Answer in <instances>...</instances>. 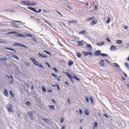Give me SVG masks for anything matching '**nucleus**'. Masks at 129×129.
I'll use <instances>...</instances> for the list:
<instances>
[{"mask_svg": "<svg viewBox=\"0 0 129 129\" xmlns=\"http://www.w3.org/2000/svg\"><path fill=\"white\" fill-rule=\"evenodd\" d=\"M21 2L22 5H25L33 6L37 5V3L36 2H30L28 1H26L25 2L21 1Z\"/></svg>", "mask_w": 129, "mask_h": 129, "instance_id": "f257e3e1", "label": "nucleus"}, {"mask_svg": "<svg viewBox=\"0 0 129 129\" xmlns=\"http://www.w3.org/2000/svg\"><path fill=\"white\" fill-rule=\"evenodd\" d=\"M17 34V36L25 38L26 37L25 35H24L21 33H17L15 31L9 32L8 33V34Z\"/></svg>", "mask_w": 129, "mask_h": 129, "instance_id": "f03ea898", "label": "nucleus"}, {"mask_svg": "<svg viewBox=\"0 0 129 129\" xmlns=\"http://www.w3.org/2000/svg\"><path fill=\"white\" fill-rule=\"evenodd\" d=\"M12 45L22 47L25 48H28V47L27 46L18 42L15 43L14 44H12Z\"/></svg>", "mask_w": 129, "mask_h": 129, "instance_id": "7ed1b4c3", "label": "nucleus"}, {"mask_svg": "<svg viewBox=\"0 0 129 129\" xmlns=\"http://www.w3.org/2000/svg\"><path fill=\"white\" fill-rule=\"evenodd\" d=\"M12 105L10 103L9 104H8L7 105V107L8 109V111L9 112H13V110L12 108Z\"/></svg>", "mask_w": 129, "mask_h": 129, "instance_id": "20e7f679", "label": "nucleus"}, {"mask_svg": "<svg viewBox=\"0 0 129 129\" xmlns=\"http://www.w3.org/2000/svg\"><path fill=\"white\" fill-rule=\"evenodd\" d=\"M33 111H30L27 112V114L29 117L31 119L33 120L34 119V116L33 115Z\"/></svg>", "mask_w": 129, "mask_h": 129, "instance_id": "39448f33", "label": "nucleus"}, {"mask_svg": "<svg viewBox=\"0 0 129 129\" xmlns=\"http://www.w3.org/2000/svg\"><path fill=\"white\" fill-rule=\"evenodd\" d=\"M82 53L84 56H86L88 55H91L92 54V53L90 51H83L82 52Z\"/></svg>", "mask_w": 129, "mask_h": 129, "instance_id": "423d86ee", "label": "nucleus"}, {"mask_svg": "<svg viewBox=\"0 0 129 129\" xmlns=\"http://www.w3.org/2000/svg\"><path fill=\"white\" fill-rule=\"evenodd\" d=\"M30 59L32 61L35 65L36 66L38 65V62L34 58L30 57Z\"/></svg>", "mask_w": 129, "mask_h": 129, "instance_id": "0eeeda50", "label": "nucleus"}, {"mask_svg": "<svg viewBox=\"0 0 129 129\" xmlns=\"http://www.w3.org/2000/svg\"><path fill=\"white\" fill-rule=\"evenodd\" d=\"M14 22H13L12 23V25L13 27H19V26L15 22H19V21H14Z\"/></svg>", "mask_w": 129, "mask_h": 129, "instance_id": "6e6552de", "label": "nucleus"}, {"mask_svg": "<svg viewBox=\"0 0 129 129\" xmlns=\"http://www.w3.org/2000/svg\"><path fill=\"white\" fill-rule=\"evenodd\" d=\"M27 8L28 9L32 10L36 13H38V11L33 8L30 7H27Z\"/></svg>", "mask_w": 129, "mask_h": 129, "instance_id": "1a4fd4ad", "label": "nucleus"}, {"mask_svg": "<svg viewBox=\"0 0 129 129\" xmlns=\"http://www.w3.org/2000/svg\"><path fill=\"white\" fill-rule=\"evenodd\" d=\"M101 54V51L99 50L96 51L94 52V55L95 56L100 55Z\"/></svg>", "mask_w": 129, "mask_h": 129, "instance_id": "9d476101", "label": "nucleus"}, {"mask_svg": "<svg viewBox=\"0 0 129 129\" xmlns=\"http://www.w3.org/2000/svg\"><path fill=\"white\" fill-rule=\"evenodd\" d=\"M4 94L6 96L8 97L9 96V94L8 91L6 89H4Z\"/></svg>", "mask_w": 129, "mask_h": 129, "instance_id": "9b49d317", "label": "nucleus"}, {"mask_svg": "<svg viewBox=\"0 0 129 129\" xmlns=\"http://www.w3.org/2000/svg\"><path fill=\"white\" fill-rule=\"evenodd\" d=\"M48 107L50 110H53L55 109V107L53 105H49Z\"/></svg>", "mask_w": 129, "mask_h": 129, "instance_id": "f8f14e48", "label": "nucleus"}, {"mask_svg": "<svg viewBox=\"0 0 129 129\" xmlns=\"http://www.w3.org/2000/svg\"><path fill=\"white\" fill-rule=\"evenodd\" d=\"M97 21L98 20H93L90 22V24L92 25H94L95 24L97 23Z\"/></svg>", "mask_w": 129, "mask_h": 129, "instance_id": "ddd939ff", "label": "nucleus"}, {"mask_svg": "<svg viewBox=\"0 0 129 129\" xmlns=\"http://www.w3.org/2000/svg\"><path fill=\"white\" fill-rule=\"evenodd\" d=\"M94 17L95 16H92L91 17L88 18H86L85 19V20L86 21H89L91 19H93Z\"/></svg>", "mask_w": 129, "mask_h": 129, "instance_id": "4468645a", "label": "nucleus"}, {"mask_svg": "<svg viewBox=\"0 0 129 129\" xmlns=\"http://www.w3.org/2000/svg\"><path fill=\"white\" fill-rule=\"evenodd\" d=\"M73 61L71 60H69L68 63V65L70 67H71V65L73 64Z\"/></svg>", "mask_w": 129, "mask_h": 129, "instance_id": "2eb2a0df", "label": "nucleus"}, {"mask_svg": "<svg viewBox=\"0 0 129 129\" xmlns=\"http://www.w3.org/2000/svg\"><path fill=\"white\" fill-rule=\"evenodd\" d=\"M94 125L92 128V129H94L95 128H96L98 126V123L97 122L95 121L94 122Z\"/></svg>", "mask_w": 129, "mask_h": 129, "instance_id": "dca6fc26", "label": "nucleus"}, {"mask_svg": "<svg viewBox=\"0 0 129 129\" xmlns=\"http://www.w3.org/2000/svg\"><path fill=\"white\" fill-rule=\"evenodd\" d=\"M84 45V44L83 41H79L78 42L77 45L79 46H83Z\"/></svg>", "mask_w": 129, "mask_h": 129, "instance_id": "f3484780", "label": "nucleus"}, {"mask_svg": "<svg viewBox=\"0 0 129 129\" xmlns=\"http://www.w3.org/2000/svg\"><path fill=\"white\" fill-rule=\"evenodd\" d=\"M86 46L87 48H89V49H91L92 48V46L90 44L87 43H86Z\"/></svg>", "mask_w": 129, "mask_h": 129, "instance_id": "a211bd4d", "label": "nucleus"}, {"mask_svg": "<svg viewBox=\"0 0 129 129\" xmlns=\"http://www.w3.org/2000/svg\"><path fill=\"white\" fill-rule=\"evenodd\" d=\"M116 49V47L113 45H112L110 48V50L112 51L115 50Z\"/></svg>", "mask_w": 129, "mask_h": 129, "instance_id": "6ab92c4d", "label": "nucleus"}, {"mask_svg": "<svg viewBox=\"0 0 129 129\" xmlns=\"http://www.w3.org/2000/svg\"><path fill=\"white\" fill-rule=\"evenodd\" d=\"M38 54L39 55V56L40 57H42L44 58H46L47 56L45 55H43L42 54L40 53H38Z\"/></svg>", "mask_w": 129, "mask_h": 129, "instance_id": "aec40b11", "label": "nucleus"}, {"mask_svg": "<svg viewBox=\"0 0 129 129\" xmlns=\"http://www.w3.org/2000/svg\"><path fill=\"white\" fill-rule=\"evenodd\" d=\"M79 33L80 34H87V32L85 30H83L82 31H80V32H79Z\"/></svg>", "mask_w": 129, "mask_h": 129, "instance_id": "412c9836", "label": "nucleus"}, {"mask_svg": "<svg viewBox=\"0 0 129 129\" xmlns=\"http://www.w3.org/2000/svg\"><path fill=\"white\" fill-rule=\"evenodd\" d=\"M5 49H6L12 50V51H13L15 52H16V50L15 49H13V48H9V47H6L5 48Z\"/></svg>", "mask_w": 129, "mask_h": 129, "instance_id": "4be33fe9", "label": "nucleus"}, {"mask_svg": "<svg viewBox=\"0 0 129 129\" xmlns=\"http://www.w3.org/2000/svg\"><path fill=\"white\" fill-rule=\"evenodd\" d=\"M76 56L80 58L81 56V54L80 53L77 52H76Z\"/></svg>", "mask_w": 129, "mask_h": 129, "instance_id": "5701e85b", "label": "nucleus"}, {"mask_svg": "<svg viewBox=\"0 0 129 129\" xmlns=\"http://www.w3.org/2000/svg\"><path fill=\"white\" fill-rule=\"evenodd\" d=\"M85 114L87 115H89V112L87 110H85L84 111Z\"/></svg>", "mask_w": 129, "mask_h": 129, "instance_id": "b1692460", "label": "nucleus"}, {"mask_svg": "<svg viewBox=\"0 0 129 129\" xmlns=\"http://www.w3.org/2000/svg\"><path fill=\"white\" fill-rule=\"evenodd\" d=\"M25 36L29 37H31L33 35L31 34L28 33L26 34Z\"/></svg>", "mask_w": 129, "mask_h": 129, "instance_id": "393cba45", "label": "nucleus"}, {"mask_svg": "<svg viewBox=\"0 0 129 129\" xmlns=\"http://www.w3.org/2000/svg\"><path fill=\"white\" fill-rule=\"evenodd\" d=\"M77 22V21L75 20L69 21L68 22L69 23H76Z\"/></svg>", "mask_w": 129, "mask_h": 129, "instance_id": "a878e982", "label": "nucleus"}, {"mask_svg": "<svg viewBox=\"0 0 129 129\" xmlns=\"http://www.w3.org/2000/svg\"><path fill=\"white\" fill-rule=\"evenodd\" d=\"M104 42H101L100 43H96V44L100 46H101L103 45L104 44Z\"/></svg>", "mask_w": 129, "mask_h": 129, "instance_id": "bb28decb", "label": "nucleus"}, {"mask_svg": "<svg viewBox=\"0 0 129 129\" xmlns=\"http://www.w3.org/2000/svg\"><path fill=\"white\" fill-rule=\"evenodd\" d=\"M122 43V40H119L116 41V43L118 44H121Z\"/></svg>", "mask_w": 129, "mask_h": 129, "instance_id": "cd10ccee", "label": "nucleus"}, {"mask_svg": "<svg viewBox=\"0 0 129 129\" xmlns=\"http://www.w3.org/2000/svg\"><path fill=\"white\" fill-rule=\"evenodd\" d=\"M89 99L90 101L91 102V104L92 105H93L94 103V101L92 97H90L89 98Z\"/></svg>", "mask_w": 129, "mask_h": 129, "instance_id": "c85d7f7f", "label": "nucleus"}, {"mask_svg": "<svg viewBox=\"0 0 129 129\" xmlns=\"http://www.w3.org/2000/svg\"><path fill=\"white\" fill-rule=\"evenodd\" d=\"M12 57L15 58H16V59H17V60H18L19 59V57L13 54H12Z\"/></svg>", "mask_w": 129, "mask_h": 129, "instance_id": "c756f323", "label": "nucleus"}, {"mask_svg": "<svg viewBox=\"0 0 129 129\" xmlns=\"http://www.w3.org/2000/svg\"><path fill=\"white\" fill-rule=\"evenodd\" d=\"M65 74L68 76L69 78L71 77L72 76L71 75L69 74V73L68 72H65Z\"/></svg>", "mask_w": 129, "mask_h": 129, "instance_id": "7c9ffc66", "label": "nucleus"}, {"mask_svg": "<svg viewBox=\"0 0 129 129\" xmlns=\"http://www.w3.org/2000/svg\"><path fill=\"white\" fill-rule=\"evenodd\" d=\"M9 92L12 96V98H13L14 97V94L12 92V91H9Z\"/></svg>", "mask_w": 129, "mask_h": 129, "instance_id": "2f4dec72", "label": "nucleus"}, {"mask_svg": "<svg viewBox=\"0 0 129 129\" xmlns=\"http://www.w3.org/2000/svg\"><path fill=\"white\" fill-rule=\"evenodd\" d=\"M42 89L43 91L44 92H46V90L45 87L44 86H43L42 87Z\"/></svg>", "mask_w": 129, "mask_h": 129, "instance_id": "473e14b6", "label": "nucleus"}, {"mask_svg": "<svg viewBox=\"0 0 129 129\" xmlns=\"http://www.w3.org/2000/svg\"><path fill=\"white\" fill-rule=\"evenodd\" d=\"M67 7L69 9L71 10H72L73 9V8L72 7L69 5H67Z\"/></svg>", "mask_w": 129, "mask_h": 129, "instance_id": "72a5a7b5", "label": "nucleus"}, {"mask_svg": "<svg viewBox=\"0 0 129 129\" xmlns=\"http://www.w3.org/2000/svg\"><path fill=\"white\" fill-rule=\"evenodd\" d=\"M6 41H4L2 39H0V44L1 43H6Z\"/></svg>", "mask_w": 129, "mask_h": 129, "instance_id": "f704fd0d", "label": "nucleus"}, {"mask_svg": "<svg viewBox=\"0 0 129 129\" xmlns=\"http://www.w3.org/2000/svg\"><path fill=\"white\" fill-rule=\"evenodd\" d=\"M124 64L127 68H129V64L127 63H125Z\"/></svg>", "mask_w": 129, "mask_h": 129, "instance_id": "c9c22d12", "label": "nucleus"}, {"mask_svg": "<svg viewBox=\"0 0 129 129\" xmlns=\"http://www.w3.org/2000/svg\"><path fill=\"white\" fill-rule=\"evenodd\" d=\"M43 51L44 52L48 54L51 55L50 53L49 52H48L46 50H44Z\"/></svg>", "mask_w": 129, "mask_h": 129, "instance_id": "e433bc0d", "label": "nucleus"}, {"mask_svg": "<svg viewBox=\"0 0 129 129\" xmlns=\"http://www.w3.org/2000/svg\"><path fill=\"white\" fill-rule=\"evenodd\" d=\"M100 55L102 56H107V54L105 53H101Z\"/></svg>", "mask_w": 129, "mask_h": 129, "instance_id": "4c0bfd02", "label": "nucleus"}, {"mask_svg": "<svg viewBox=\"0 0 129 129\" xmlns=\"http://www.w3.org/2000/svg\"><path fill=\"white\" fill-rule=\"evenodd\" d=\"M52 69L53 70H54L55 72L57 73L58 72V70L56 68H53Z\"/></svg>", "mask_w": 129, "mask_h": 129, "instance_id": "58836bf2", "label": "nucleus"}, {"mask_svg": "<svg viewBox=\"0 0 129 129\" xmlns=\"http://www.w3.org/2000/svg\"><path fill=\"white\" fill-rule=\"evenodd\" d=\"M110 18L109 17L108 18L107 20L106 21V22L107 23H109L110 22Z\"/></svg>", "mask_w": 129, "mask_h": 129, "instance_id": "ea45409f", "label": "nucleus"}, {"mask_svg": "<svg viewBox=\"0 0 129 129\" xmlns=\"http://www.w3.org/2000/svg\"><path fill=\"white\" fill-rule=\"evenodd\" d=\"M42 120L46 122H47L49 121V120L45 118H42Z\"/></svg>", "mask_w": 129, "mask_h": 129, "instance_id": "a19ab883", "label": "nucleus"}, {"mask_svg": "<svg viewBox=\"0 0 129 129\" xmlns=\"http://www.w3.org/2000/svg\"><path fill=\"white\" fill-rule=\"evenodd\" d=\"M31 102H29V101H27L26 103H25V104L28 105H30L31 104Z\"/></svg>", "mask_w": 129, "mask_h": 129, "instance_id": "79ce46f5", "label": "nucleus"}, {"mask_svg": "<svg viewBox=\"0 0 129 129\" xmlns=\"http://www.w3.org/2000/svg\"><path fill=\"white\" fill-rule=\"evenodd\" d=\"M56 86L57 87V90L58 91H59L60 90V88L59 87V85L58 84H57L56 85Z\"/></svg>", "mask_w": 129, "mask_h": 129, "instance_id": "37998d69", "label": "nucleus"}, {"mask_svg": "<svg viewBox=\"0 0 129 129\" xmlns=\"http://www.w3.org/2000/svg\"><path fill=\"white\" fill-rule=\"evenodd\" d=\"M73 77L76 79V80L79 81H80V79L79 78H78L77 77H75V76H73Z\"/></svg>", "mask_w": 129, "mask_h": 129, "instance_id": "c03bdc74", "label": "nucleus"}, {"mask_svg": "<svg viewBox=\"0 0 129 129\" xmlns=\"http://www.w3.org/2000/svg\"><path fill=\"white\" fill-rule=\"evenodd\" d=\"M79 113L80 115L82 114L83 113V111L81 109H79Z\"/></svg>", "mask_w": 129, "mask_h": 129, "instance_id": "a18cd8bd", "label": "nucleus"}, {"mask_svg": "<svg viewBox=\"0 0 129 129\" xmlns=\"http://www.w3.org/2000/svg\"><path fill=\"white\" fill-rule=\"evenodd\" d=\"M38 66L39 67H40L41 68H42L43 69H44V67L42 66V65L41 64H38Z\"/></svg>", "mask_w": 129, "mask_h": 129, "instance_id": "49530a36", "label": "nucleus"}, {"mask_svg": "<svg viewBox=\"0 0 129 129\" xmlns=\"http://www.w3.org/2000/svg\"><path fill=\"white\" fill-rule=\"evenodd\" d=\"M114 64L115 66L116 67H119V65L117 63H114Z\"/></svg>", "mask_w": 129, "mask_h": 129, "instance_id": "de8ad7c7", "label": "nucleus"}, {"mask_svg": "<svg viewBox=\"0 0 129 129\" xmlns=\"http://www.w3.org/2000/svg\"><path fill=\"white\" fill-rule=\"evenodd\" d=\"M55 10V12H57L58 14L60 15L61 16H63L60 13V12H58V11H57V10Z\"/></svg>", "mask_w": 129, "mask_h": 129, "instance_id": "09e8293b", "label": "nucleus"}, {"mask_svg": "<svg viewBox=\"0 0 129 129\" xmlns=\"http://www.w3.org/2000/svg\"><path fill=\"white\" fill-rule=\"evenodd\" d=\"M85 99L86 100V101L88 103L89 102V99L88 97H85Z\"/></svg>", "mask_w": 129, "mask_h": 129, "instance_id": "8fccbe9b", "label": "nucleus"}, {"mask_svg": "<svg viewBox=\"0 0 129 129\" xmlns=\"http://www.w3.org/2000/svg\"><path fill=\"white\" fill-rule=\"evenodd\" d=\"M99 64L101 65L102 67H103L105 63H101V62H100Z\"/></svg>", "mask_w": 129, "mask_h": 129, "instance_id": "3c124183", "label": "nucleus"}, {"mask_svg": "<svg viewBox=\"0 0 129 129\" xmlns=\"http://www.w3.org/2000/svg\"><path fill=\"white\" fill-rule=\"evenodd\" d=\"M64 121V119L63 118H61L60 119V122L61 123H62Z\"/></svg>", "mask_w": 129, "mask_h": 129, "instance_id": "603ef678", "label": "nucleus"}, {"mask_svg": "<svg viewBox=\"0 0 129 129\" xmlns=\"http://www.w3.org/2000/svg\"><path fill=\"white\" fill-rule=\"evenodd\" d=\"M67 101L68 102V103L70 104V99L69 98H68L67 99Z\"/></svg>", "mask_w": 129, "mask_h": 129, "instance_id": "864d4df0", "label": "nucleus"}, {"mask_svg": "<svg viewBox=\"0 0 129 129\" xmlns=\"http://www.w3.org/2000/svg\"><path fill=\"white\" fill-rule=\"evenodd\" d=\"M103 115L105 116L107 118H108L109 117L105 113H104Z\"/></svg>", "mask_w": 129, "mask_h": 129, "instance_id": "5fc2aeb1", "label": "nucleus"}, {"mask_svg": "<svg viewBox=\"0 0 129 129\" xmlns=\"http://www.w3.org/2000/svg\"><path fill=\"white\" fill-rule=\"evenodd\" d=\"M0 59L1 60H3L4 61H6V60H7V59L6 58H1Z\"/></svg>", "mask_w": 129, "mask_h": 129, "instance_id": "6e6d98bb", "label": "nucleus"}, {"mask_svg": "<svg viewBox=\"0 0 129 129\" xmlns=\"http://www.w3.org/2000/svg\"><path fill=\"white\" fill-rule=\"evenodd\" d=\"M51 75L52 76H53L54 77H56L57 76H56V75L52 73V74Z\"/></svg>", "mask_w": 129, "mask_h": 129, "instance_id": "4d7b16f0", "label": "nucleus"}, {"mask_svg": "<svg viewBox=\"0 0 129 129\" xmlns=\"http://www.w3.org/2000/svg\"><path fill=\"white\" fill-rule=\"evenodd\" d=\"M70 78V79L71 80V81L72 82V83H73V78H72V77H71Z\"/></svg>", "mask_w": 129, "mask_h": 129, "instance_id": "13d9d810", "label": "nucleus"}, {"mask_svg": "<svg viewBox=\"0 0 129 129\" xmlns=\"http://www.w3.org/2000/svg\"><path fill=\"white\" fill-rule=\"evenodd\" d=\"M106 39L107 41L108 42H111V41L108 38H106Z\"/></svg>", "mask_w": 129, "mask_h": 129, "instance_id": "bf43d9fd", "label": "nucleus"}, {"mask_svg": "<svg viewBox=\"0 0 129 129\" xmlns=\"http://www.w3.org/2000/svg\"><path fill=\"white\" fill-rule=\"evenodd\" d=\"M56 79H57V81H60V79L59 78H58V77H56Z\"/></svg>", "mask_w": 129, "mask_h": 129, "instance_id": "052dcab7", "label": "nucleus"}, {"mask_svg": "<svg viewBox=\"0 0 129 129\" xmlns=\"http://www.w3.org/2000/svg\"><path fill=\"white\" fill-rule=\"evenodd\" d=\"M97 7L96 5H95L94 7V9L95 10H96V9H97Z\"/></svg>", "mask_w": 129, "mask_h": 129, "instance_id": "680f3d73", "label": "nucleus"}, {"mask_svg": "<svg viewBox=\"0 0 129 129\" xmlns=\"http://www.w3.org/2000/svg\"><path fill=\"white\" fill-rule=\"evenodd\" d=\"M47 91L48 92H51L52 91V90L50 89H48Z\"/></svg>", "mask_w": 129, "mask_h": 129, "instance_id": "e2e57ef3", "label": "nucleus"}, {"mask_svg": "<svg viewBox=\"0 0 129 129\" xmlns=\"http://www.w3.org/2000/svg\"><path fill=\"white\" fill-rule=\"evenodd\" d=\"M51 101L53 102L54 103H56V102L54 100H53V99H52L51 100Z\"/></svg>", "mask_w": 129, "mask_h": 129, "instance_id": "0e129e2a", "label": "nucleus"}, {"mask_svg": "<svg viewBox=\"0 0 129 129\" xmlns=\"http://www.w3.org/2000/svg\"><path fill=\"white\" fill-rule=\"evenodd\" d=\"M65 126H62L61 129H65Z\"/></svg>", "mask_w": 129, "mask_h": 129, "instance_id": "69168bd1", "label": "nucleus"}, {"mask_svg": "<svg viewBox=\"0 0 129 129\" xmlns=\"http://www.w3.org/2000/svg\"><path fill=\"white\" fill-rule=\"evenodd\" d=\"M43 11H44V12L45 13H46L47 12V11L45 9H44L43 10Z\"/></svg>", "mask_w": 129, "mask_h": 129, "instance_id": "338daca9", "label": "nucleus"}, {"mask_svg": "<svg viewBox=\"0 0 129 129\" xmlns=\"http://www.w3.org/2000/svg\"><path fill=\"white\" fill-rule=\"evenodd\" d=\"M26 64L27 66H30V64L28 63H27Z\"/></svg>", "mask_w": 129, "mask_h": 129, "instance_id": "774afa93", "label": "nucleus"}]
</instances>
